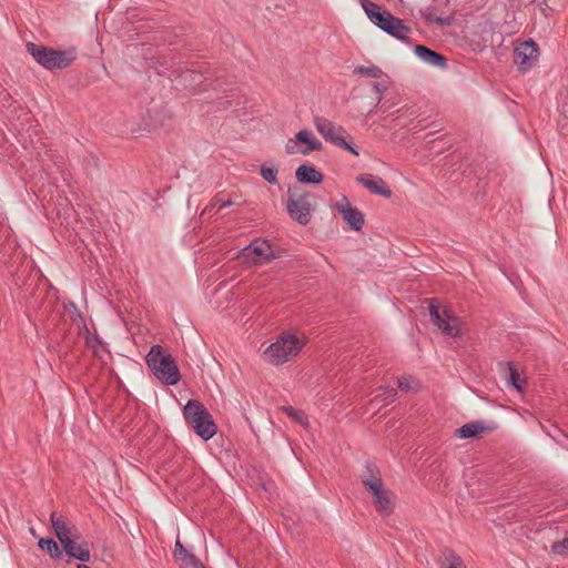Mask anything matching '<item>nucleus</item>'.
<instances>
[{
    "label": "nucleus",
    "mask_w": 568,
    "mask_h": 568,
    "mask_svg": "<svg viewBox=\"0 0 568 568\" xmlns=\"http://www.w3.org/2000/svg\"><path fill=\"white\" fill-rule=\"evenodd\" d=\"M314 124L325 141L331 142L337 146L345 138V130L341 125H336L326 118L316 116L314 119Z\"/></svg>",
    "instance_id": "obj_12"
},
{
    "label": "nucleus",
    "mask_w": 568,
    "mask_h": 568,
    "mask_svg": "<svg viewBox=\"0 0 568 568\" xmlns=\"http://www.w3.org/2000/svg\"><path fill=\"white\" fill-rule=\"evenodd\" d=\"M398 387L404 392H409V390L415 389L413 382L405 377L398 379Z\"/></svg>",
    "instance_id": "obj_32"
},
{
    "label": "nucleus",
    "mask_w": 568,
    "mask_h": 568,
    "mask_svg": "<svg viewBox=\"0 0 568 568\" xmlns=\"http://www.w3.org/2000/svg\"><path fill=\"white\" fill-rule=\"evenodd\" d=\"M552 552L566 556L568 555V538L562 539L561 541H556L551 545Z\"/></svg>",
    "instance_id": "obj_27"
},
{
    "label": "nucleus",
    "mask_w": 568,
    "mask_h": 568,
    "mask_svg": "<svg viewBox=\"0 0 568 568\" xmlns=\"http://www.w3.org/2000/svg\"><path fill=\"white\" fill-rule=\"evenodd\" d=\"M61 545L69 557L75 550L77 547L71 537L61 541Z\"/></svg>",
    "instance_id": "obj_31"
},
{
    "label": "nucleus",
    "mask_w": 568,
    "mask_h": 568,
    "mask_svg": "<svg viewBox=\"0 0 568 568\" xmlns=\"http://www.w3.org/2000/svg\"><path fill=\"white\" fill-rule=\"evenodd\" d=\"M357 181L373 194L382 195L384 197H389L392 195L390 189L379 176L365 173L358 175Z\"/></svg>",
    "instance_id": "obj_14"
},
{
    "label": "nucleus",
    "mask_w": 568,
    "mask_h": 568,
    "mask_svg": "<svg viewBox=\"0 0 568 568\" xmlns=\"http://www.w3.org/2000/svg\"><path fill=\"white\" fill-rule=\"evenodd\" d=\"M295 176L298 182L307 184H320L323 182V174L314 166L302 164L296 169Z\"/></svg>",
    "instance_id": "obj_17"
},
{
    "label": "nucleus",
    "mask_w": 568,
    "mask_h": 568,
    "mask_svg": "<svg viewBox=\"0 0 568 568\" xmlns=\"http://www.w3.org/2000/svg\"><path fill=\"white\" fill-rule=\"evenodd\" d=\"M343 221L354 231H361L364 225V215L354 207L346 196H343L335 204Z\"/></svg>",
    "instance_id": "obj_11"
},
{
    "label": "nucleus",
    "mask_w": 568,
    "mask_h": 568,
    "mask_svg": "<svg viewBox=\"0 0 568 568\" xmlns=\"http://www.w3.org/2000/svg\"><path fill=\"white\" fill-rule=\"evenodd\" d=\"M183 417L186 424L203 440L206 442L216 434V425L209 410L200 400L189 399L183 408Z\"/></svg>",
    "instance_id": "obj_2"
},
{
    "label": "nucleus",
    "mask_w": 568,
    "mask_h": 568,
    "mask_svg": "<svg viewBox=\"0 0 568 568\" xmlns=\"http://www.w3.org/2000/svg\"><path fill=\"white\" fill-rule=\"evenodd\" d=\"M384 32L398 40L406 41L409 38L412 30L409 27L404 24L403 20L395 18L392 23L387 24Z\"/></svg>",
    "instance_id": "obj_18"
},
{
    "label": "nucleus",
    "mask_w": 568,
    "mask_h": 568,
    "mask_svg": "<svg viewBox=\"0 0 568 568\" xmlns=\"http://www.w3.org/2000/svg\"><path fill=\"white\" fill-rule=\"evenodd\" d=\"M181 78L184 82H191V87L194 89L196 84L201 83L202 75L193 70H186L181 73Z\"/></svg>",
    "instance_id": "obj_26"
},
{
    "label": "nucleus",
    "mask_w": 568,
    "mask_h": 568,
    "mask_svg": "<svg viewBox=\"0 0 568 568\" xmlns=\"http://www.w3.org/2000/svg\"><path fill=\"white\" fill-rule=\"evenodd\" d=\"M386 85L383 84V83H374L373 84V90L374 92L377 94V98H376V104H378L382 100V94L386 91Z\"/></svg>",
    "instance_id": "obj_34"
},
{
    "label": "nucleus",
    "mask_w": 568,
    "mask_h": 568,
    "mask_svg": "<svg viewBox=\"0 0 568 568\" xmlns=\"http://www.w3.org/2000/svg\"><path fill=\"white\" fill-rule=\"evenodd\" d=\"M305 343L291 333H282L264 352V359L275 366L282 365L297 356Z\"/></svg>",
    "instance_id": "obj_4"
},
{
    "label": "nucleus",
    "mask_w": 568,
    "mask_h": 568,
    "mask_svg": "<svg viewBox=\"0 0 568 568\" xmlns=\"http://www.w3.org/2000/svg\"><path fill=\"white\" fill-rule=\"evenodd\" d=\"M322 142L315 139L307 130H301L294 139L286 142L285 150L287 154L307 155L313 151L321 150Z\"/></svg>",
    "instance_id": "obj_9"
},
{
    "label": "nucleus",
    "mask_w": 568,
    "mask_h": 568,
    "mask_svg": "<svg viewBox=\"0 0 568 568\" xmlns=\"http://www.w3.org/2000/svg\"><path fill=\"white\" fill-rule=\"evenodd\" d=\"M362 7L369 18V20L385 31L387 24L392 23L396 17L386 10H381V7L369 0H362Z\"/></svg>",
    "instance_id": "obj_13"
},
{
    "label": "nucleus",
    "mask_w": 568,
    "mask_h": 568,
    "mask_svg": "<svg viewBox=\"0 0 568 568\" xmlns=\"http://www.w3.org/2000/svg\"><path fill=\"white\" fill-rule=\"evenodd\" d=\"M313 195L310 193L294 194L291 193L287 200V212L290 216L301 225H307L315 211L312 203Z\"/></svg>",
    "instance_id": "obj_6"
},
{
    "label": "nucleus",
    "mask_w": 568,
    "mask_h": 568,
    "mask_svg": "<svg viewBox=\"0 0 568 568\" xmlns=\"http://www.w3.org/2000/svg\"><path fill=\"white\" fill-rule=\"evenodd\" d=\"M173 555L181 568H205L201 560L189 551L179 539L175 541Z\"/></svg>",
    "instance_id": "obj_15"
},
{
    "label": "nucleus",
    "mask_w": 568,
    "mask_h": 568,
    "mask_svg": "<svg viewBox=\"0 0 568 568\" xmlns=\"http://www.w3.org/2000/svg\"><path fill=\"white\" fill-rule=\"evenodd\" d=\"M354 73L373 79L382 78L384 74L383 70L377 65H361L355 68Z\"/></svg>",
    "instance_id": "obj_23"
},
{
    "label": "nucleus",
    "mask_w": 568,
    "mask_h": 568,
    "mask_svg": "<svg viewBox=\"0 0 568 568\" xmlns=\"http://www.w3.org/2000/svg\"><path fill=\"white\" fill-rule=\"evenodd\" d=\"M57 538L59 539V541H63L64 539H68L71 537V530L70 528H64L62 529L61 531H57L55 534Z\"/></svg>",
    "instance_id": "obj_37"
},
{
    "label": "nucleus",
    "mask_w": 568,
    "mask_h": 568,
    "mask_svg": "<svg viewBox=\"0 0 568 568\" xmlns=\"http://www.w3.org/2000/svg\"><path fill=\"white\" fill-rule=\"evenodd\" d=\"M283 409L288 416L293 417L300 424H306L307 417L304 415V413L297 412L292 406H286Z\"/></svg>",
    "instance_id": "obj_28"
},
{
    "label": "nucleus",
    "mask_w": 568,
    "mask_h": 568,
    "mask_svg": "<svg viewBox=\"0 0 568 568\" xmlns=\"http://www.w3.org/2000/svg\"><path fill=\"white\" fill-rule=\"evenodd\" d=\"M446 2H447V0H436L433 6L426 8L423 11L424 18L428 22H434V23H437L438 26H448L450 23V19L440 17L436 13V6L446 3Z\"/></svg>",
    "instance_id": "obj_20"
},
{
    "label": "nucleus",
    "mask_w": 568,
    "mask_h": 568,
    "mask_svg": "<svg viewBox=\"0 0 568 568\" xmlns=\"http://www.w3.org/2000/svg\"><path fill=\"white\" fill-rule=\"evenodd\" d=\"M508 384L511 385L517 392L523 393L526 386V379L521 378L518 371L508 364Z\"/></svg>",
    "instance_id": "obj_22"
},
{
    "label": "nucleus",
    "mask_w": 568,
    "mask_h": 568,
    "mask_svg": "<svg viewBox=\"0 0 568 568\" xmlns=\"http://www.w3.org/2000/svg\"><path fill=\"white\" fill-rule=\"evenodd\" d=\"M338 148L346 150L356 156L359 154L357 149H355L352 144H349L345 139L339 143Z\"/></svg>",
    "instance_id": "obj_36"
},
{
    "label": "nucleus",
    "mask_w": 568,
    "mask_h": 568,
    "mask_svg": "<svg viewBox=\"0 0 568 568\" xmlns=\"http://www.w3.org/2000/svg\"><path fill=\"white\" fill-rule=\"evenodd\" d=\"M429 315L432 323L436 325L442 333L450 337H458L462 334L459 320L452 315L448 310L444 308L440 311V308L432 302L429 304Z\"/></svg>",
    "instance_id": "obj_7"
},
{
    "label": "nucleus",
    "mask_w": 568,
    "mask_h": 568,
    "mask_svg": "<svg viewBox=\"0 0 568 568\" xmlns=\"http://www.w3.org/2000/svg\"><path fill=\"white\" fill-rule=\"evenodd\" d=\"M232 204H233V202H232V201H230V200H227V201H222L220 197H216V199H214V201L212 202V204L205 209V211H204V212H210V211H211V209H215V207H216L217 210H222V209H224V207H229V206H231Z\"/></svg>",
    "instance_id": "obj_30"
},
{
    "label": "nucleus",
    "mask_w": 568,
    "mask_h": 568,
    "mask_svg": "<svg viewBox=\"0 0 568 568\" xmlns=\"http://www.w3.org/2000/svg\"><path fill=\"white\" fill-rule=\"evenodd\" d=\"M414 52L423 62L432 67H437L440 69H445L447 67V60L444 55L430 50L425 45H415Z\"/></svg>",
    "instance_id": "obj_16"
},
{
    "label": "nucleus",
    "mask_w": 568,
    "mask_h": 568,
    "mask_svg": "<svg viewBox=\"0 0 568 568\" xmlns=\"http://www.w3.org/2000/svg\"><path fill=\"white\" fill-rule=\"evenodd\" d=\"M146 365L154 376L164 385H176L181 375L175 359L163 351L162 346L153 345L146 357Z\"/></svg>",
    "instance_id": "obj_1"
},
{
    "label": "nucleus",
    "mask_w": 568,
    "mask_h": 568,
    "mask_svg": "<svg viewBox=\"0 0 568 568\" xmlns=\"http://www.w3.org/2000/svg\"><path fill=\"white\" fill-rule=\"evenodd\" d=\"M27 50L41 67L49 71L65 69L77 59V50L74 48L55 50L28 42Z\"/></svg>",
    "instance_id": "obj_3"
},
{
    "label": "nucleus",
    "mask_w": 568,
    "mask_h": 568,
    "mask_svg": "<svg viewBox=\"0 0 568 568\" xmlns=\"http://www.w3.org/2000/svg\"><path fill=\"white\" fill-rule=\"evenodd\" d=\"M362 483L374 497L377 511L383 515H389L393 511L390 494L385 488L381 477L374 474L371 466H367V473L362 476Z\"/></svg>",
    "instance_id": "obj_5"
},
{
    "label": "nucleus",
    "mask_w": 568,
    "mask_h": 568,
    "mask_svg": "<svg viewBox=\"0 0 568 568\" xmlns=\"http://www.w3.org/2000/svg\"><path fill=\"white\" fill-rule=\"evenodd\" d=\"M78 568H90V567L87 565H78Z\"/></svg>",
    "instance_id": "obj_38"
},
{
    "label": "nucleus",
    "mask_w": 568,
    "mask_h": 568,
    "mask_svg": "<svg viewBox=\"0 0 568 568\" xmlns=\"http://www.w3.org/2000/svg\"><path fill=\"white\" fill-rule=\"evenodd\" d=\"M447 568H466L459 556L450 555Z\"/></svg>",
    "instance_id": "obj_33"
},
{
    "label": "nucleus",
    "mask_w": 568,
    "mask_h": 568,
    "mask_svg": "<svg viewBox=\"0 0 568 568\" xmlns=\"http://www.w3.org/2000/svg\"><path fill=\"white\" fill-rule=\"evenodd\" d=\"M51 525L54 530V534L57 531H61L62 529L67 528V524L64 519L57 515V513H52L50 516Z\"/></svg>",
    "instance_id": "obj_29"
},
{
    "label": "nucleus",
    "mask_w": 568,
    "mask_h": 568,
    "mask_svg": "<svg viewBox=\"0 0 568 568\" xmlns=\"http://www.w3.org/2000/svg\"><path fill=\"white\" fill-rule=\"evenodd\" d=\"M274 257L271 245L265 241H254L239 252V258L247 265L267 263Z\"/></svg>",
    "instance_id": "obj_8"
},
{
    "label": "nucleus",
    "mask_w": 568,
    "mask_h": 568,
    "mask_svg": "<svg viewBox=\"0 0 568 568\" xmlns=\"http://www.w3.org/2000/svg\"><path fill=\"white\" fill-rule=\"evenodd\" d=\"M538 47L532 40L525 41L516 47L514 61L520 71H527L538 60Z\"/></svg>",
    "instance_id": "obj_10"
},
{
    "label": "nucleus",
    "mask_w": 568,
    "mask_h": 568,
    "mask_svg": "<svg viewBox=\"0 0 568 568\" xmlns=\"http://www.w3.org/2000/svg\"><path fill=\"white\" fill-rule=\"evenodd\" d=\"M379 390H381L379 396H385V399H387V398L393 399L397 394L396 389L393 387H381Z\"/></svg>",
    "instance_id": "obj_35"
},
{
    "label": "nucleus",
    "mask_w": 568,
    "mask_h": 568,
    "mask_svg": "<svg viewBox=\"0 0 568 568\" xmlns=\"http://www.w3.org/2000/svg\"><path fill=\"white\" fill-rule=\"evenodd\" d=\"M70 557L75 558L82 562L90 561L91 555L88 547V544H81L75 547V550L70 555Z\"/></svg>",
    "instance_id": "obj_25"
},
{
    "label": "nucleus",
    "mask_w": 568,
    "mask_h": 568,
    "mask_svg": "<svg viewBox=\"0 0 568 568\" xmlns=\"http://www.w3.org/2000/svg\"><path fill=\"white\" fill-rule=\"evenodd\" d=\"M38 546L39 548L47 550L53 559H59L62 555L60 548L52 538H41L38 541Z\"/></svg>",
    "instance_id": "obj_21"
},
{
    "label": "nucleus",
    "mask_w": 568,
    "mask_h": 568,
    "mask_svg": "<svg viewBox=\"0 0 568 568\" xmlns=\"http://www.w3.org/2000/svg\"><path fill=\"white\" fill-rule=\"evenodd\" d=\"M487 429L484 422H471L463 425L457 429V434L460 438H473L484 433Z\"/></svg>",
    "instance_id": "obj_19"
},
{
    "label": "nucleus",
    "mask_w": 568,
    "mask_h": 568,
    "mask_svg": "<svg viewBox=\"0 0 568 568\" xmlns=\"http://www.w3.org/2000/svg\"><path fill=\"white\" fill-rule=\"evenodd\" d=\"M277 168L275 165H267L263 164L261 166V175L262 178L267 181L270 184H277Z\"/></svg>",
    "instance_id": "obj_24"
}]
</instances>
